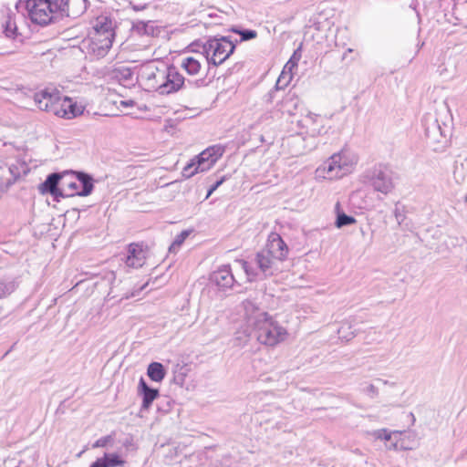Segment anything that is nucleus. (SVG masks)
<instances>
[{"label": "nucleus", "mask_w": 467, "mask_h": 467, "mask_svg": "<svg viewBox=\"0 0 467 467\" xmlns=\"http://www.w3.org/2000/svg\"><path fill=\"white\" fill-rule=\"evenodd\" d=\"M242 306L244 311L246 328L243 332L244 337L238 336L237 339L242 340L249 337H254L261 344L271 347L284 340L286 335L285 329L273 320L253 300H244Z\"/></svg>", "instance_id": "nucleus-1"}, {"label": "nucleus", "mask_w": 467, "mask_h": 467, "mask_svg": "<svg viewBox=\"0 0 467 467\" xmlns=\"http://www.w3.org/2000/svg\"><path fill=\"white\" fill-rule=\"evenodd\" d=\"M57 3V0H19L16 9L32 23L45 26L59 22L57 16L58 8H55Z\"/></svg>", "instance_id": "nucleus-2"}, {"label": "nucleus", "mask_w": 467, "mask_h": 467, "mask_svg": "<svg viewBox=\"0 0 467 467\" xmlns=\"http://www.w3.org/2000/svg\"><path fill=\"white\" fill-rule=\"evenodd\" d=\"M237 263L245 272L248 280L253 281L259 276H270L276 269L277 261L265 249L257 252L250 261L239 260Z\"/></svg>", "instance_id": "nucleus-3"}, {"label": "nucleus", "mask_w": 467, "mask_h": 467, "mask_svg": "<svg viewBox=\"0 0 467 467\" xmlns=\"http://www.w3.org/2000/svg\"><path fill=\"white\" fill-rule=\"evenodd\" d=\"M396 179V174L390 168L378 165L365 172L363 182L375 192L388 195L394 190Z\"/></svg>", "instance_id": "nucleus-4"}, {"label": "nucleus", "mask_w": 467, "mask_h": 467, "mask_svg": "<svg viewBox=\"0 0 467 467\" xmlns=\"http://www.w3.org/2000/svg\"><path fill=\"white\" fill-rule=\"evenodd\" d=\"M235 50V43L230 36L210 37L202 45L209 64L217 67L223 64Z\"/></svg>", "instance_id": "nucleus-5"}, {"label": "nucleus", "mask_w": 467, "mask_h": 467, "mask_svg": "<svg viewBox=\"0 0 467 467\" xmlns=\"http://www.w3.org/2000/svg\"><path fill=\"white\" fill-rule=\"evenodd\" d=\"M203 83V79H185V78L178 72L174 66L167 67L163 80L161 85L160 94L170 95L184 88H197Z\"/></svg>", "instance_id": "nucleus-6"}, {"label": "nucleus", "mask_w": 467, "mask_h": 467, "mask_svg": "<svg viewBox=\"0 0 467 467\" xmlns=\"http://www.w3.org/2000/svg\"><path fill=\"white\" fill-rule=\"evenodd\" d=\"M422 126L426 140L430 145L433 146L434 150L444 146L447 142L449 129L444 123L443 126L441 125L436 114H425L422 119Z\"/></svg>", "instance_id": "nucleus-7"}, {"label": "nucleus", "mask_w": 467, "mask_h": 467, "mask_svg": "<svg viewBox=\"0 0 467 467\" xmlns=\"http://www.w3.org/2000/svg\"><path fill=\"white\" fill-rule=\"evenodd\" d=\"M353 165L354 162L344 152H339L333 154L317 169V171L323 173L324 177L333 180L351 172Z\"/></svg>", "instance_id": "nucleus-8"}, {"label": "nucleus", "mask_w": 467, "mask_h": 467, "mask_svg": "<svg viewBox=\"0 0 467 467\" xmlns=\"http://www.w3.org/2000/svg\"><path fill=\"white\" fill-rule=\"evenodd\" d=\"M55 8L57 9V16L61 21L65 17L75 19L81 16L87 9L86 0H57Z\"/></svg>", "instance_id": "nucleus-9"}, {"label": "nucleus", "mask_w": 467, "mask_h": 467, "mask_svg": "<svg viewBox=\"0 0 467 467\" xmlns=\"http://www.w3.org/2000/svg\"><path fill=\"white\" fill-rule=\"evenodd\" d=\"M167 66L158 67L152 65H148L143 67L140 78L148 90H155L160 94L161 85L164 78Z\"/></svg>", "instance_id": "nucleus-10"}, {"label": "nucleus", "mask_w": 467, "mask_h": 467, "mask_svg": "<svg viewBox=\"0 0 467 467\" xmlns=\"http://www.w3.org/2000/svg\"><path fill=\"white\" fill-rule=\"evenodd\" d=\"M61 98L57 90L50 92L44 89L34 95V101L39 109L57 115V113H59L58 107Z\"/></svg>", "instance_id": "nucleus-11"}, {"label": "nucleus", "mask_w": 467, "mask_h": 467, "mask_svg": "<svg viewBox=\"0 0 467 467\" xmlns=\"http://www.w3.org/2000/svg\"><path fill=\"white\" fill-rule=\"evenodd\" d=\"M266 254L272 255L277 262L285 261L288 254V246L276 233H271L264 248Z\"/></svg>", "instance_id": "nucleus-12"}, {"label": "nucleus", "mask_w": 467, "mask_h": 467, "mask_svg": "<svg viewBox=\"0 0 467 467\" xmlns=\"http://www.w3.org/2000/svg\"><path fill=\"white\" fill-rule=\"evenodd\" d=\"M5 171L10 174V177L6 178L5 181L0 182V189L3 191H6L10 186H12L22 174H27L29 168L26 161L17 160L6 170L0 168V176L2 177Z\"/></svg>", "instance_id": "nucleus-13"}, {"label": "nucleus", "mask_w": 467, "mask_h": 467, "mask_svg": "<svg viewBox=\"0 0 467 467\" xmlns=\"http://www.w3.org/2000/svg\"><path fill=\"white\" fill-rule=\"evenodd\" d=\"M209 281L219 289L224 290L231 288L234 285L235 279L230 265H223L210 275Z\"/></svg>", "instance_id": "nucleus-14"}, {"label": "nucleus", "mask_w": 467, "mask_h": 467, "mask_svg": "<svg viewBox=\"0 0 467 467\" xmlns=\"http://www.w3.org/2000/svg\"><path fill=\"white\" fill-rule=\"evenodd\" d=\"M113 39L109 36H101V35H92L88 43V52L93 54L97 58L104 57L112 47Z\"/></svg>", "instance_id": "nucleus-15"}, {"label": "nucleus", "mask_w": 467, "mask_h": 467, "mask_svg": "<svg viewBox=\"0 0 467 467\" xmlns=\"http://www.w3.org/2000/svg\"><path fill=\"white\" fill-rule=\"evenodd\" d=\"M145 260L146 256L142 246L138 244H130L125 259L127 266L131 268L141 267L145 264Z\"/></svg>", "instance_id": "nucleus-16"}, {"label": "nucleus", "mask_w": 467, "mask_h": 467, "mask_svg": "<svg viewBox=\"0 0 467 467\" xmlns=\"http://www.w3.org/2000/svg\"><path fill=\"white\" fill-rule=\"evenodd\" d=\"M138 393L142 397L141 410H148L153 400L159 397V390L150 388L143 378H140L139 381Z\"/></svg>", "instance_id": "nucleus-17"}, {"label": "nucleus", "mask_w": 467, "mask_h": 467, "mask_svg": "<svg viewBox=\"0 0 467 467\" xmlns=\"http://www.w3.org/2000/svg\"><path fill=\"white\" fill-rule=\"evenodd\" d=\"M299 106V99L294 92H288L282 99L276 104V109L283 115L293 116L296 114Z\"/></svg>", "instance_id": "nucleus-18"}, {"label": "nucleus", "mask_w": 467, "mask_h": 467, "mask_svg": "<svg viewBox=\"0 0 467 467\" xmlns=\"http://www.w3.org/2000/svg\"><path fill=\"white\" fill-rule=\"evenodd\" d=\"M58 111L59 113H57V116L65 119H72L82 113V110L77 106V103L73 102L68 97L61 98Z\"/></svg>", "instance_id": "nucleus-19"}, {"label": "nucleus", "mask_w": 467, "mask_h": 467, "mask_svg": "<svg viewBox=\"0 0 467 467\" xmlns=\"http://www.w3.org/2000/svg\"><path fill=\"white\" fill-rule=\"evenodd\" d=\"M73 174L78 180L79 184L78 195L86 197L91 194L94 189V179L93 177L85 171H73Z\"/></svg>", "instance_id": "nucleus-20"}, {"label": "nucleus", "mask_w": 467, "mask_h": 467, "mask_svg": "<svg viewBox=\"0 0 467 467\" xmlns=\"http://www.w3.org/2000/svg\"><path fill=\"white\" fill-rule=\"evenodd\" d=\"M93 35H101L103 37L109 36V39H113L115 34L112 21L106 16L99 18L94 26Z\"/></svg>", "instance_id": "nucleus-21"}, {"label": "nucleus", "mask_w": 467, "mask_h": 467, "mask_svg": "<svg viewBox=\"0 0 467 467\" xmlns=\"http://www.w3.org/2000/svg\"><path fill=\"white\" fill-rule=\"evenodd\" d=\"M63 180V177L58 172H53L47 175L44 182L39 186V190L44 193L47 192L55 194L54 192L57 191L58 184Z\"/></svg>", "instance_id": "nucleus-22"}, {"label": "nucleus", "mask_w": 467, "mask_h": 467, "mask_svg": "<svg viewBox=\"0 0 467 467\" xmlns=\"http://www.w3.org/2000/svg\"><path fill=\"white\" fill-rule=\"evenodd\" d=\"M193 160H195V163L198 165L201 172L210 170L216 162L210 151L206 150H202Z\"/></svg>", "instance_id": "nucleus-23"}, {"label": "nucleus", "mask_w": 467, "mask_h": 467, "mask_svg": "<svg viewBox=\"0 0 467 467\" xmlns=\"http://www.w3.org/2000/svg\"><path fill=\"white\" fill-rule=\"evenodd\" d=\"M147 375L152 381L161 382L166 375L164 366L160 362H151L148 366Z\"/></svg>", "instance_id": "nucleus-24"}, {"label": "nucleus", "mask_w": 467, "mask_h": 467, "mask_svg": "<svg viewBox=\"0 0 467 467\" xmlns=\"http://www.w3.org/2000/svg\"><path fill=\"white\" fill-rule=\"evenodd\" d=\"M111 76L124 84H130L133 80L132 70L124 66L115 67L111 72Z\"/></svg>", "instance_id": "nucleus-25"}, {"label": "nucleus", "mask_w": 467, "mask_h": 467, "mask_svg": "<svg viewBox=\"0 0 467 467\" xmlns=\"http://www.w3.org/2000/svg\"><path fill=\"white\" fill-rule=\"evenodd\" d=\"M182 67L188 74L196 75L201 69V64L197 59L188 57L182 59Z\"/></svg>", "instance_id": "nucleus-26"}, {"label": "nucleus", "mask_w": 467, "mask_h": 467, "mask_svg": "<svg viewBox=\"0 0 467 467\" xmlns=\"http://www.w3.org/2000/svg\"><path fill=\"white\" fill-rule=\"evenodd\" d=\"M339 338L349 341L356 335V330L352 329V325L348 321H345L337 329Z\"/></svg>", "instance_id": "nucleus-27"}, {"label": "nucleus", "mask_w": 467, "mask_h": 467, "mask_svg": "<svg viewBox=\"0 0 467 467\" xmlns=\"http://www.w3.org/2000/svg\"><path fill=\"white\" fill-rule=\"evenodd\" d=\"M302 47H303V44L301 43L298 46V47L294 51L290 59L285 65L282 74H284V72L285 70H288L289 72H291L295 67H297V64L302 57Z\"/></svg>", "instance_id": "nucleus-28"}, {"label": "nucleus", "mask_w": 467, "mask_h": 467, "mask_svg": "<svg viewBox=\"0 0 467 467\" xmlns=\"http://www.w3.org/2000/svg\"><path fill=\"white\" fill-rule=\"evenodd\" d=\"M100 458L107 467H119L125 464V461L117 453H104L103 457Z\"/></svg>", "instance_id": "nucleus-29"}, {"label": "nucleus", "mask_w": 467, "mask_h": 467, "mask_svg": "<svg viewBox=\"0 0 467 467\" xmlns=\"http://www.w3.org/2000/svg\"><path fill=\"white\" fill-rule=\"evenodd\" d=\"M17 285L15 280L0 281V298L6 297L11 295L16 288Z\"/></svg>", "instance_id": "nucleus-30"}, {"label": "nucleus", "mask_w": 467, "mask_h": 467, "mask_svg": "<svg viewBox=\"0 0 467 467\" xmlns=\"http://www.w3.org/2000/svg\"><path fill=\"white\" fill-rule=\"evenodd\" d=\"M230 31L239 35L240 41H248L257 36V32L253 29H242L237 26H233Z\"/></svg>", "instance_id": "nucleus-31"}, {"label": "nucleus", "mask_w": 467, "mask_h": 467, "mask_svg": "<svg viewBox=\"0 0 467 467\" xmlns=\"http://www.w3.org/2000/svg\"><path fill=\"white\" fill-rule=\"evenodd\" d=\"M132 31L139 35H150L153 32V27L147 22L138 21L133 23Z\"/></svg>", "instance_id": "nucleus-32"}, {"label": "nucleus", "mask_w": 467, "mask_h": 467, "mask_svg": "<svg viewBox=\"0 0 467 467\" xmlns=\"http://www.w3.org/2000/svg\"><path fill=\"white\" fill-rule=\"evenodd\" d=\"M4 34L8 38L18 41L19 43L23 42L22 36L17 32V27L15 24L8 22L5 27Z\"/></svg>", "instance_id": "nucleus-33"}, {"label": "nucleus", "mask_w": 467, "mask_h": 467, "mask_svg": "<svg viewBox=\"0 0 467 467\" xmlns=\"http://www.w3.org/2000/svg\"><path fill=\"white\" fill-rule=\"evenodd\" d=\"M355 223L356 219L353 216L348 215L344 213H339L337 216L335 224L337 228H341L344 226L351 225Z\"/></svg>", "instance_id": "nucleus-34"}, {"label": "nucleus", "mask_w": 467, "mask_h": 467, "mask_svg": "<svg viewBox=\"0 0 467 467\" xmlns=\"http://www.w3.org/2000/svg\"><path fill=\"white\" fill-rule=\"evenodd\" d=\"M201 172L198 165L195 163V160H192L183 169L182 176L186 179L192 177L194 174Z\"/></svg>", "instance_id": "nucleus-35"}, {"label": "nucleus", "mask_w": 467, "mask_h": 467, "mask_svg": "<svg viewBox=\"0 0 467 467\" xmlns=\"http://www.w3.org/2000/svg\"><path fill=\"white\" fill-rule=\"evenodd\" d=\"M62 184L64 185L65 187V191H66V195L69 196V197H74V196H79L78 195V192L80 191L79 189V184L78 183V182H62Z\"/></svg>", "instance_id": "nucleus-36"}, {"label": "nucleus", "mask_w": 467, "mask_h": 467, "mask_svg": "<svg viewBox=\"0 0 467 467\" xmlns=\"http://www.w3.org/2000/svg\"><path fill=\"white\" fill-rule=\"evenodd\" d=\"M189 231L186 230L177 234L174 241L169 247V252H175L183 244V242L189 236Z\"/></svg>", "instance_id": "nucleus-37"}, {"label": "nucleus", "mask_w": 467, "mask_h": 467, "mask_svg": "<svg viewBox=\"0 0 467 467\" xmlns=\"http://www.w3.org/2000/svg\"><path fill=\"white\" fill-rule=\"evenodd\" d=\"M281 82V78H279L275 88L273 89H271L265 96V100L267 102V103H272L274 101V99L276 98V95L277 93L280 91V87H279V84Z\"/></svg>", "instance_id": "nucleus-38"}, {"label": "nucleus", "mask_w": 467, "mask_h": 467, "mask_svg": "<svg viewBox=\"0 0 467 467\" xmlns=\"http://www.w3.org/2000/svg\"><path fill=\"white\" fill-rule=\"evenodd\" d=\"M206 150L210 151L211 155H213V160H215L216 161L220 157H222V155L224 152V149L219 145L209 147L206 149Z\"/></svg>", "instance_id": "nucleus-39"}, {"label": "nucleus", "mask_w": 467, "mask_h": 467, "mask_svg": "<svg viewBox=\"0 0 467 467\" xmlns=\"http://www.w3.org/2000/svg\"><path fill=\"white\" fill-rule=\"evenodd\" d=\"M112 441H113L112 436L107 435V436L101 437L99 440H97L92 447L93 448L106 447Z\"/></svg>", "instance_id": "nucleus-40"}, {"label": "nucleus", "mask_w": 467, "mask_h": 467, "mask_svg": "<svg viewBox=\"0 0 467 467\" xmlns=\"http://www.w3.org/2000/svg\"><path fill=\"white\" fill-rule=\"evenodd\" d=\"M227 180V177L224 175L223 177H221L219 180H217L214 183H213L208 192H207V194H206V199L209 198L212 193L219 187L221 186L225 181Z\"/></svg>", "instance_id": "nucleus-41"}, {"label": "nucleus", "mask_w": 467, "mask_h": 467, "mask_svg": "<svg viewBox=\"0 0 467 467\" xmlns=\"http://www.w3.org/2000/svg\"><path fill=\"white\" fill-rule=\"evenodd\" d=\"M55 194H51L54 197V200L59 202L60 198H68L69 196L66 195L65 187L61 184V187H57V191L54 192Z\"/></svg>", "instance_id": "nucleus-42"}, {"label": "nucleus", "mask_w": 467, "mask_h": 467, "mask_svg": "<svg viewBox=\"0 0 467 467\" xmlns=\"http://www.w3.org/2000/svg\"><path fill=\"white\" fill-rule=\"evenodd\" d=\"M393 213H394V216H395L398 223L400 224L402 223V221L404 220L403 211L399 207L398 204H396Z\"/></svg>", "instance_id": "nucleus-43"}, {"label": "nucleus", "mask_w": 467, "mask_h": 467, "mask_svg": "<svg viewBox=\"0 0 467 467\" xmlns=\"http://www.w3.org/2000/svg\"><path fill=\"white\" fill-rule=\"evenodd\" d=\"M365 393L368 394L370 398H375L378 396L379 390L373 384H369L366 388Z\"/></svg>", "instance_id": "nucleus-44"}, {"label": "nucleus", "mask_w": 467, "mask_h": 467, "mask_svg": "<svg viewBox=\"0 0 467 467\" xmlns=\"http://www.w3.org/2000/svg\"><path fill=\"white\" fill-rule=\"evenodd\" d=\"M385 432V429H380V430H376V431H373L371 432V435L375 438V439H379V440H383V434Z\"/></svg>", "instance_id": "nucleus-45"}, {"label": "nucleus", "mask_w": 467, "mask_h": 467, "mask_svg": "<svg viewBox=\"0 0 467 467\" xmlns=\"http://www.w3.org/2000/svg\"><path fill=\"white\" fill-rule=\"evenodd\" d=\"M89 467H107L101 458H98Z\"/></svg>", "instance_id": "nucleus-46"}, {"label": "nucleus", "mask_w": 467, "mask_h": 467, "mask_svg": "<svg viewBox=\"0 0 467 467\" xmlns=\"http://www.w3.org/2000/svg\"><path fill=\"white\" fill-rule=\"evenodd\" d=\"M174 382L180 386H182L184 382V376L182 374H180L178 376L174 377Z\"/></svg>", "instance_id": "nucleus-47"}, {"label": "nucleus", "mask_w": 467, "mask_h": 467, "mask_svg": "<svg viewBox=\"0 0 467 467\" xmlns=\"http://www.w3.org/2000/svg\"><path fill=\"white\" fill-rule=\"evenodd\" d=\"M383 435H384L383 436L384 441H389L391 438V432H389L387 429H385V432Z\"/></svg>", "instance_id": "nucleus-48"}, {"label": "nucleus", "mask_w": 467, "mask_h": 467, "mask_svg": "<svg viewBox=\"0 0 467 467\" xmlns=\"http://www.w3.org/2000/svg\"><path fill=\"white\" fill-rule=\"evenodd\" d=\"M378 380H379V381H381V382H382L383 384H385V385L389 384V381H388V380H384V379H379Z\"/></svg>", "instance_id": "nucleus-49"}, {"label": "nucleus", "mask_w": 467, "mask_h": 467, "mask_svg": "<svg viewBox=\"0 0 467 467\" xmlns=\"http://www.w3.org/2000/svg\"><path fill=\"white\" fill-rule=\"evenodd\" d=\"M133 8H134L135 10H140V9L139 6H135V5L133 6Z\"/></svg>", "instance_id": "nucleus-50"}, {"label": "nucleus", "mask_w": 467, "mask_h": 467, "mask_svg": "<svg viewBox=\"0 0 467 467\" xmlns=\"http://www.w3.org/2000/svg\"><path fill=\"white\" fill-rule=\"evenodd\" d=\"M465 202H467V195L465 196Z\"/></svg>", "instance_id": "nucleus-51"}]
</instances>
